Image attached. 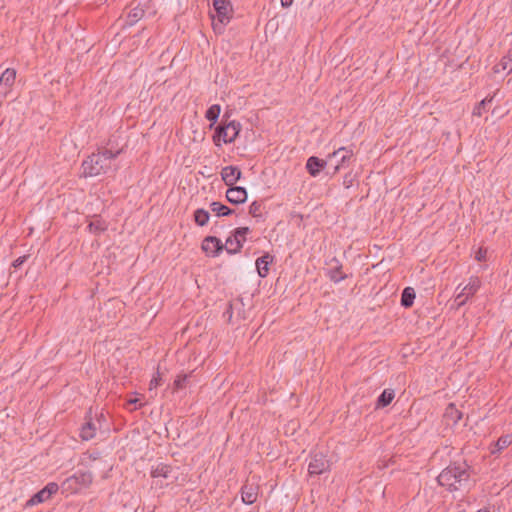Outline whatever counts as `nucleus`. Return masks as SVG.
<instances>
[{
	"label": "nucleus",
	"mask_w": 512,
	"mask_h": 512,
	"mask_svg": "<svg viewBox=\"0 0 512 512\" xmlns=\"http://www.w3.org/2000/svg\"><path fill=\"white\" fill-rule=\"evenodd\" d=\"M213 8L217 14V20L221 25H227L233 14L230 0H212Z\"/></svg>",
	"instance_id": "6e6552de"
},
{
	"label": "nucleus",
	"mask_w": 512,
	"mask_h": 512,
	"mask_svg": "<svg viewBox=\"0 0 512 512\" xmlns=\"http://www.w3.org/2000/svg\"><path fill=\"white\" fill-rule=\"evenodd\" d=\"M445 417L457 424L462 419L463 413L456 408L455 404L450 403L445 410Z\"/></svg>",
	"instance_id": "c85d7f7f"
},
{
	"label": "nucleus",
	"mask_w": 512,
	"mask_h": 512,
	"mask_svg": "<svg viewBox=\"0 0 512 512\" xmlns=\"http://www.w3.org/2000/svg\"><path fill=\"white\" fill-rule=\"evenodd\" d=\"M486 255H487V250L485 248L480 247L475 253V259L480 262L485 261Z\"/></svg>",
	"instance_id": "f704fd0d"
},
{
	"label": "nucleus",
	"mask_w": 512,
	"mask_h": 512,
	"mask_svg": "<svg viewBox=\"0 0 512 512\" xmlns=\"http://www.w3.org/2000/svg\"><path fill=\"white\" fill-rule=\"evenodd\" d=\"M472 467L466 460L451 461L437 476V483L449 492L469 488L471 485Z\"/></svg>",
	"instance_id": "f257e3e1"
},
{
	"label": "nucleus",
	"mask_w": 512,
	"mask_h": 512,
	"mask_svg": "<svg viewBox=\"0 0 512 512\" xmlns=\"http://www.w3.org/2000/svg\"><path fill=\"white\" fill-rule=\"evenodd\" d=\"M480 287V279L476 276L470 277L469 283L464 286L461 292L455 297V303L457 304V307L465 305L468 299L477 293Z\"/></svg>",
	"instance_id": "1a4fd4ad"
},
{
	"label": "nucleus",
	"mask_w": 512,
	"mask_h": 512,
	"mask_svg": "<svg viewBox=\"0 0 512 512\" xmlns=\"http://www.w3.org/2000/svg\"><path fill=\"white\" fill-rule=\"evenodd\" d=\"M241 129V123L235 120L229 121L225 124L220 123L215 127V131L212 136L215 146L220 147L221 141L225 144L233 143L239 136Z\"/></svg>",
	"instance_id": "20e7f679"
},
{
	"label": "nucleus",
	"mask_w": 512,
	"mask_h": 512,
	"mask_svg": "<svg viewBox=\"0 0 512 512\" xmlns=\"http://www.w3.org/2000/svg\"><path fill=\"white\" fill-rule=\"evenodd\" d=\"M265 209V206L263 204V201L255 200L253 201L249 206V214L255 218L257 221H264L265 218L263 217V210Z\"/></svg>",
	"instance_id": "a878e982"
},
{
	"label": "nucleus",
	"mask_w": 512,
	"mask_h": 512,
	"mask_svg": "<svg viewBox=\"0 0 512 512\" xmlns=\"http://www.w3.org/2000/svg\"><path fill=\"white\" fill-rule=\"evenodd\" d=\"M121 150L113 152L110 149H103L97 153H92L82 162L83 176L95 177L100 174H106L112 168V161L117 158Z\"/></svg>",
	"instance_id": "f03ea898"
},
{
	"label": "nucleus",
	"mask_w": 512,
	"mask_h": 512,
	"mask_svg": "<svg viewBox=\"0 0 512 512\" xmlns=\"http://www.w3.org/2000/svg\"><path fill=\"white\" fill-rule=\"evenodd\" d=\"M493 100V96H487L483 100H481L473 109V115L481 116L482 112L486 110L487 105L490 104Z\"/></svg>",
	"instance_id": "7c9ffc66"
},
{
	"label": "nucleus",
	"mask_w": 512,
	"mask_h": 512,
	"mask_svg": "<svg viewBox=\"0 0 512 512\" xmlns=\"http://www.w3.org/2000/svg\"><path fill=\"white\" fill-rule=\"evenodd\" d=\"M352 182V173H347L343 178V185L345 186V188H350L352 186Z\"/></svg>",
	"instance_id": "c9c22d12"
},
{
	"label": "nucleus",
	"mask_w": 512,
	"mask_h": 512,
	"mask_svg": "<svg viewBox=\"0 0 512 512\" xmlns=\"http://www.w3.org/2000/svg\"><path fill=\"white\" fill-rule=\"evenodd\" d=\"M250 232L251 230L247 226L235 228L225 242V250L227 253L231 255L239 253Z\"/></svg>",
	"instance_id": "39448f33"
},
{
	"label": "nucleus",
	"mask_w": 512,
	"mask_h": 512,
	"mask_svg": "<svg viewBox=\"0 0 512 512\" xmlns=\"http://www.w3.org/2000/svg\"><path fill=\"white\" fill-rule=\"evenodd\" d=\"M145 11L143 8L137 6L130 10V12L127 15L126 23L129 26L134 25L137 23L142 17L144 16Z\"/></svg>",
	"instance_id": "cd10ccee"
},
{
	"label": "nucleus",
	"mask_w": 512,
	"mask_h": 512,
	"mask_svg": "<svg viewBox=\"0 0 512 512\" xmlns=\"http://www.w3.org/2000/svg\"><path fill=\"white\" fill-rule=\"evenodd\" d=\"M221 178L226 186H235L236 183L242 178V171L238 166H225L221 170Z\"/></svg>",
	"instance_id": "4468645a"
},
{
	"label": "nucleus",
	"mask_w": 512,
	"mask_h": 512,
	"mask_svg": "<svg viewBox=\"0 0 512 512\" xmlns=\"http://www.w3.org/2000/svg\"><path fill=\"white\" fill-rule=\"evenodd\" d=\"M512 72V51H509L507 55L503 56L502 59L493 67L494 73H500L503 71Z\"/></svg>",
	"instance_id": "4be33fe9"
},
{
	"label": "nucleus",
	"mask_w": 512,
	"mask_h": 512,
	"mask_svg": "<svg viewBox=\"0 0 512 512\" xmlns=\"http://www.w3.org/2000/svg\"><path fill=\"white\" fill-rule=\"evenodd\" d=\"M512 443L510 435H502L492 446H491V454H496L501 452L503 449L507 448Z\"/></svg>",
	"instance_id": "bb28decb"
},
{
	"label": "nucleus",
	"mask_w": 512,
	"mask_h": 512,
	"mask_svg": "<svg viewBox=\"0 0 512 512\" xmlns=\"http://www.w3.org/2000/svg\"><path fill=\"white\" fill-rule=\"evenodd\" d=\"M16 71L11 68H7L0 76V84L10 87L15 82Z\"/></svg>",
	"instance_id": "c756f323"
},
{
	"label": "nucleus",
	"mask_w": 512,
	"mask_h": 512,
	"mask_svg": "<svg viewBox=\"0 0 512 512\" xmlns=\"http://www.w3.org/2000/svg\"><path fill=\"white\" fill-rule=\"evenodd\" d=\"M106 225L101 220L92 221L88 225V229L90 232L95 234H100L106 230Z\"/></svg>",
	"instance_id": "2f4dec72"
},
{
	"label": "nucleus",
	"mask_w": 512,
	"mask_h": 512,
	"mask_svg": "<svg viewBox=\"0 0 512 512\" xmlns=\"http://www.w3.org/2000/svg\"><path fill=\"white\" fill-rule=\"evenodd\" d=\"M160 384H161V377H160L159 372H157V376L153 377L152 380L150 381V389H152V387H157Z\"/></svg>",
	"instance_id": "4c0bfd02"
},
{
	"label": "nucleus",
	"mask_w": 512,
	"mask_h": 512,
	"mask_svg": "<svg viewBox=\"0 0 512 512\" xmlns=\"http://www.w3.org/2000/svg\"><path fill=\"white\" fill-rule=\"evenodd\" d=\"M477 512H491L489 508H483V509H480L479 511Z\"/></svg>",
	"instance_id": "79ce46f5"
},
{
	"label": "nucleus",
	"mask_w": 512,
	"mask_h": 512,
	"mask_svg": "<svg viewBox=\"0 0 512 512\" xmlns=\"http://www.w3.org/2000/svg\"><path fill=\"white\" fill-rule=\"evenodd\" d=\"M94 475L91 471L78 470L67 477L59 486L62 493L75 494L83 488H89L93 482Z\"/></svg>",
	"instance_id": "7ed1b4c3"
},
{
	"label": "nucleus",
	"mask_w": 512,
	"mask_h": 512,
	"mask_svg": "<svg viewBox=\"0 0 512 512\" xmlns=\"http://www.w3.org/2000/svg\"><path fill=\"white\" fill-rule=\"evenodd\" d=\"M415 297H416V293H415L414 288L405 287L401 293V300H400L401 306L404 308L412 307L414 304Z\"/></svg>",
	"instance_id": "5701e85b"
},
{
	"label": "nucleus",
	"mask_w": 512,
	"mask_h": 512,
	"mask_svg": "<svg viewBox=\"0 0 512 512\" xmlns=\"http://www.w3.org/2000/svg\"><path fill=\"white\" fill-rule=\"evenodd\" d=\"M28 258H29V255H23V256H20V257L16 258L12 262V267L15 268V269L21 268L22 265L27 261Z\"/></svg>",
	"instance_id": "72a5a7b5"
},
{
	"label": "nucleus",
	"mask_w": 512,
	"mask_h": 512,
	"mask_svg": "<svg viewBox=\"0 0 512 512\" xmlns=\"http://www.w3.org/2000/svg\"><path fill=\"white\" fill-rule=\"evenodd\" d=\"M106 422V418L103 414H101L96 419H93L89 416L86 417L85 423L82 425L80 430V437L84 441H89L93 439L96 435V431L102 428V423Z\"/></svg>",
	"instance_id": "0eeeda50"
},
{
	"label": "nucleus",
	"mask_w": 512,
	"mask_h": 512,
	"mask_svg": "<svg viewBox=\"0 0 512 512\" xmlns=\"http://www.w3.org/2000/svg\"><path fill=\"white\" fill-rule=\"evenodd\" d=\"M193 220L199 227L206 226L210 220V213L204 208H198L193 212Z\"/></svg>",
	"instance_id": "393cba45"
},
{
	"label": "nucleus",
	"mask_w": 512,
	"mask_h": 512,
	"mask_svg": "<svg viewBox=\"0 0 512 512\" xmlns=\"http://www.w3.org/2000/svg\"><path fill=\"white\" fill-rule=\"evenodd\" d=\"M59 489L60 487L56 482H49L27 501L26 506L37 505L49 500Z\"/></svg>",
	"instance_id": "9d476101"
},
{
	"label": "nucleus",
	"mask_w": 512,
	"mask_h": 512,
	"mask_svg": "<svg viewBox=\"0 0 512 512\" xmlns=\"http://www.w3.org/2000/svg\"><path fill=\"white\" fill-rule=\"evenodd\" d=\"M223 315L228 317L229 322L231 321L232 316H233V305L231 302L227 305V308Z\"/></svg>",
	"instance_id": "e433bc0d"
},
{
	"label": "nucleus",
	"mask_w": 512,
	"mask_h": 512,
	"mask_svg": "<svg viewBox=\"0 0 512 512\" xmlns=\"http://www.w3.org/2000/svg\"><path fill=\"white\" fill-rule=\"evenodd\" d=\"M139 402V399L134 397L127 400V405H136Z\"/></svg>",
	"instance_id": "ea45409f"
},
{
	"label": "nucleus",
	"mask_w": 512,
	"mask_h": 512,
	"mask_svg": "<svg viewBox=\"0 0 512 512\" xmlns=\"http://www.w3.org/2000/svg\"><path fill=\"white\" fill-rule=\"evenodd\" d=\"M275 257L269 252H264L262 256L255 261V266L259 277L266 278L269 274V266L274 262Z\"/></svg>",
	"instance_id": "2eb2a0df"
},
{
	"label": "nucleus",
	"mask_w": 512,
	"mask_h": 512,
	"mask_svg": "<svg viewBox=\"0 0 512 512\" xmlns=\"http://www.w3.org/2000/svg\"><path fill=\"white\" fill-rule=\"evenodd\" d=\"M330 268L325 269V276L335 284L348 278V275L343 272V265L337 257H332L326 262Z\"/></svg>",
	"instance_id": "9b49d317"
},
{
	"label": "nucleus",
	"mask_w": 512,
	"mask_h": 512,
	"mask_svg": "<svg viewBox=\"0 0 512 512\" xmlns=\"http://www.w3.org/2000/svg\"><path fill=\"white\" fill-rule=\"evenodd\" d=\"M259 487L255 484L245 483L241 487V498L243 503L251 505L256 502Z\"/></svg>",
	"instance_id": "f3484780"
},
{
	"label": "nucleus",
	"mask_w": 512,
	"mask_h": 512,
	"mask_svg": "<svg viewBox=\"0 0 512 512\" xmlns=\"http://www.w3.org/2000/svg\"><path fill=\"white\" fill-rule=\"evenodd\" d=\"M395 397V392L393 389L387 388L382 391V393L378 396L375 404L376 409H382L391 404Z\"/></svg>",
	"instance_id": "aec40b11"
},
{
	"label": "nucleus",
	"mask_w": 512,
	"mask_h": 512,
	"mask_svg": "<svg viewBox=\"0 0 512 512\" xmlns=\"http://www.w3.org/2000/svg\"><path fill=\"white\" fill-rule=\"evenodd\" d=\"M172 470L171 465L158 463L156 466L152 467L150 475L152 478L162 477L168 479L171 477Z\"/></svg>",
	"instance_id": "412c9836"
},
{
	"label": "nucleus",
	"mask_w": 512,
	"mask_h": 512,
	"mask_svg": "<svg viewBox=\"0 0 512 512\" xmlns=\"http://www.w3.org/2000/svg\"><path fill=\"white\" fill-rule=\"evenodd\" d=\"M340 153H343L339 163L334 167V173H336L340 167H344L348 165L351 158L353 157V151L351 149H348L347 147H340L338 150L332 152L328 155V159L331 160L332 158L338 156Z\"/></svg>",
	"instance_id": "a211bd4d"
},
{
	"label": "nucleus",
	"mask_w": 512,
	"mask_h": 512,
	"mask_svg": "<svg viewBox=\"0 0 512 512\" xmlns=\"http://www.w3.org/2000/svg\"><path fill=\"white\" fill-rule=\"evenodd\" d=\"M294 0H281V5L283 8H289L293 4Z\"/></svg>",
	"instance_id": "58836bf2"
},
{
	"label": "nucleus",
	"mask_w": 512,
	"mask_h": 512,
	"mask_svg": "<svg viewBox=\"0 0 512 512\" xmlns=\"http://www.w3.org/2000/svg\"><path fill=\"white\" fill-rule=\"evenodd\" d=\"M209 208L217 217H227L235 213V210L219 201L210 203Z\"/></svg>",
	"instance_id": "6ab92c4d"
},
{
	"label": "nucleus",
	"mask_w": 512,
	"mask_h": 512,
	"mask_svg": "<svg viewBox=\"0 0 512 512\" xmlns=\"http://www.w3.org/2000/svg\"><path fill=\"white\" fill-rule=\"evenodd\" d=\"M187 379H188V375L187 374H180V375H178L176 377V379L174 380V382H173V390L174 391H178L180 389L185 388Z\"/></svg>",
	"instance_id": "473e14b6"
},
{
	"label": "nucleus",
	"mask_w": 512,
	"mask_h": 512,
	"mask_svg": "<svg viewBox=\"0 0 512 512\" xmlns=\"http://www.w3.org/2000/svg\"><path fill=\"white\" fill-rule=\"evenodd\" d=\"M229 118H230V113L229 112H225L223 117H222L221 123L225 124V123L229 122L228 121Z\"/></svg>",
	"instance_id": "a19ab883"
},
{
	"label": "nucleus",
	"mask_w": 512,
	"mask_h": 512,
	"mask_svg": "<svg viewBox=\"0 0 512 512\" xmlns=\"http://www.w3.org/2000/svg\"><path fill=\"white\" fill-rule=\"evenodd\" d=\"M221 112V106L219 104L211 105L205 112V118L210 122L209 129H212L217 123Z\"/></svg>",
	"instance_id": "b1692460"
},
{
	"label": "nucleus",
	"mask_w": 512,
	"mask_h": 512,
	"mask_svg": "<svg viewBox=\"0 0 512 512\" xmlns=\"http://www.w3.org/2000/svg\"><path fill=\"white\" fill-rule=\"evenodd\" d=\"M326 166L327 161L317 156H310L305 164L308 174L312 177H317Z\"/></svg>",
	"instance_id": "dca6fc26"
},
{
	"label": "nucleus",
	"mask_w": 512,
	"mask_h": 512,
	"mask_svg": "<svg viewBox=\"0 0 512 512\" xmlns=\"http://www.w3.org/2000/svg\"><path fill=\"white\" fill-rule=\"evenodd\" d=\"M310 462L308 465L309 475H321L330 470V460L327 459V456L320 451H312L310 453Z\"/></svg>",
	"instance_id": "423d86ee"
},
{
	"label": "nucleus",
	"mask_w": 512,
	"mask_h": 512,
	"mask_svg": "<svg viewBox=\"0 0 512 512\" xmlns=\"http://www.w3.org/2000/svg\"><path fill=\"white\" fill-rule=\"evenodd\" d=\"M225 249V244L216 236H206L202 241V250L209 256L216 257Z\"/></svg>",
	"instance_id": "f8f14e48"
},
{
	"label": "nucleus",
	"mask_w": 512,
	"mask_h": 512,
	"mask_svg": "<svg viewBox=\"0 0 512 512\" xmlns=\"http://www.w3.org/2000/svg\"><path fill=\"white\" fill-rule=\"evenodd\" d=\"M226 199L232 205L244 204L248 199V192L245 187L231 186L226 191Z\"/></svg>",
	"instance_id": "ddd939ff"
}]
</instances>
